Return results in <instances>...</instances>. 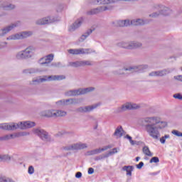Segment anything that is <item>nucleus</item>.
Here are the masks:
<instances>
[{
	"label": "nucleus",
	"instance_id": "nucleus-4",
	"mask_svg": "<svg viewBox=\"0 0 182 182\" xmlns=\"http://www.w3.org/2000/svg\"><path fill=\"white\" fill-rule=\"evenodd\" d=\"M149 68L147 65H141L134 67H128L127 68L119 69L118 70H114L113 72L114 75H124V72H128V73H134V72H143Z\"/></svg>",
	"mask_w": 182,
	"mask_h": 182
},
{
	"label": "nucleus",
	"instance_id": "nucleus-62",
	"mask_svg": "<svg viewBox=\"0 0 182 182\" xmlns=\"http://www.w3.org/2000/svg\"><path fill=\"white\" fill-rule=\"evenodd\" d=\"M58 134H65V132H59Z\"/></svg>",
	"mask_w": 182,
	"mask_h": 182
},
{
	"label": "nucleus",
	"instance_id": "nucleus-57",
	"mask_svg": "<svg viewBox=\"0 0 182 182\" xmlns=\"http://www.w3.org/2000/svg\"><path fill=\"white\" fill-rule=\"evenodd\" d=\"M95 173V169L93 168H88V174H93Z\"/></svg>",
	"mask_w": 182,
	"mask_h": 182
},
{
	"label": "nucleus",
	"instance_id": "nucleus-13",
	"mask_svg": "<svg viewBox=\"0 0 182 182\" xmlns=\"http://www.w3.org/2000/svg\"><path fill=\"white\" fill-rule=\"evenodd\" d=\"M99 106H100V103L85 107H80L75 109V112L76 113H89L90 112L95 110V109H97V107H99Z\"/></svg>",
	"mask_w": 182,
	"mask_h": 182
},
{
	"label": "nucleus",
	"instance_id": "nucleus-63",
	"mask_svg": "<svg viewBox=\"0 0 182 182\" xmlns=\"http://www.w3.org/2000/svg\"><path fill=\"white\" fill-rule=\"evenodd\" d=\"M165 11H169V10H168V8L165 7Z\"/></svg>",
	"mask_w": 182,
	"mask_h": 182
},
{
	"label": "nucleus",
	"instance_id": "nucleus-8",
	"mask_svg": "<svg viewBox=\"0 0 182 182\" xmlns=\"http://www.w3.org/2000/svg\"><path fill=\"white\" fill-rule=\"evenodd\" d=\"M21 25H22L21 21H17L14 23H11L9 26H6V27L0 29V36H5V35L9 33L11 31L15 29V28H18V26H21Z\"/></svg>",
	"mask_w": 182,
	"mask_h": 182
},
{
	"label": "nucleus",
	"instance_id": "nucleus-37",
	"mask_svg": "<svg viewBox=\"0 0 182 182\" xmlns=\"http://www.w3.org/2000/svg\"><path fill=\"white\" fill-rule=\"evenodd\" d=\"M0 182H15V181L12 179V178L2 176V177H0Z\"/></svg>",
	"mask_w": 182,
	"mask_h": 182
},
{
	"label": "nucleus",
	"instance_id": "nucleus-6",
	"mask_svg": "<svg viewBox=\"0 0 182 182\" xmlns=\"http://www.w3.org/2000/svg\"><path fill=\"white\" fill-rule=\"evenodd\" d=\"M137 109H140V105L134 104L133 102H127L121 107H117L114 110V113H123V112L127 110H137Z\"/></svg>",
	"mask_w": 182,
	"mask_h": 182
},
{
	"label": "nucleus",
	"instance_id": "nucleus-64",
	"mask_svg": "<svg viewBox=\"0 0 182 182\" xmlns=\"http://www.w3.org/2000/svg\"><path fill=\"white\" fill-rule=\"evenodd\" d=\"M43 62H45V60H43Z\"/></svg>",
	"mask_w": 182,
	"mask_h": 182
},
{
	"label": "nucleus",
	"instance_id": "nucleus-44",
	"mask_svg": "<svg viewBox=\"0 0 182 182\" xmlns=\"http://www.w3.org/2000/svg\"><path fill=\"white\" fill-rule=\"evenodd\" d=\"M171 133L172 134H174V136H176L177 137H182V132L178 130L173 129L171 131Z\"/></svg>",
	"mask_w": 182,
	"mask_h": 182
},
{
	"label": "nucleus",
	"instance_id": "nucleus-42",
	"mask_svg": "<svg viewBox=\"0 0 182 182\" xmlns=\"http://www.w3.org/2000/svg\"><path fill=\"white\" fill-rule=\"evenodd\" d=\"M166 139H170V135L169 134H166L164 136L160 138V143L161 144H164L166 143Z\"/></svg>",
	"mask_w": 182,
	"mask_h": 182
},
{
	"label": "nucleus",
	"instance_id": "nucleus-55",
	"mask_svg": "<svg viewBox=\"0 0 182 182\" xmlns=\"http://www.w3.org/2000/svg\"><path fill=\"white\" fill-rule=\"evenodd\" d=\"M144 166V163L143 162H140L139 164L136 165V168L140 170V168H141V167H143Z\"/></svg>",
	"mask_w": 182,
	"mask_h": 182
},
{
	"label": "nucleus",
	"instance_id": "nucleus-49",
	"mask_svg": "<svg viewBox=\"0 0 182 182\" xmlns=\"http://www.w3.org/2000/svg\"><path fill=\"white\" fill-rule=\"evenodd\" d=\"M30 70V75H32L33 73H38L39 72V69L38 68H29Z\"/></svg>",
	"mask_w": 182,
	"mask_h": 182
},
{
	"label": "nucleus",
	"instance_id": "nucleus-18",
	"mask_svg": "<svg viewBox=\"0 0 182 182\" xmlns=\"http://www.w3.org/2000/svg\"><path fill=\"white\" fill-rule=\"evenodd\" d=\"M82 23H83V18H78L73 25L70 26L69 31L70 32L76 31V29H78V28L82 26Z\"/></svg>",
	"mask_w": 182,
	"mask_h": 182
},
{
	"label": "nucleus",
	"instance_id": "nucleus-45",
	"mask_svg": "<svg viewBox=\"0 0 182 182\" xmlns=\"http://www.w3.org/2000/svg\"><path fill=\"white\" fill-rule=\"evenodd\" d=\"M160 162V159H159V157L157 156H154L152 157L149 163H159Z\"/></svg>",
	"mask_w": 182,
	"mask_h": 182
},
{
	"label": "nucleus",
	"instance_id": "nucleus-39",
	"mask_svg": "<svg viewBox=\"0 0 182 182\" xmlns=\"http://www.w3.org/2000/svg\"><path fill=\"white\" fill-rule=\"evenodd\" d=\"M93 62L90 60H81V66H92Z\"/></svg>",
	"mask_w": 182,
	"mask_h": 182
},
{
	"label": "nucleus",
	"instance_id": "nucleus-53",
	"mask_svg": "<svg viewBox=\"0 0 182 182\" xmlns=\"http://www.w3.org/2000/svg\"><path fill=\"white\" fill-rule=\"evenodd\" d=\"M109 149H112V145H108V146H104L103 148H100L101 153L102 151H106V150H109Z\"/></svg>",
	"mask_w": 182,
	"mask_h": 182
},
{
	"label": "nucleus",
	"instance_id": "nucleus-3",
	"mask_svg": "<svg viewBox=\"0 0 182 182\" xmlns=\"http://www.w3.org/2000/svg\"><path fill=\"white\" fill-rule=\"evenodd\" d=\"M35 50L36 48L33 46H28L26 49L18 52L16 54L17 60H25V59H31L35 56Z\"/></svg>",
	"mask_w": 182,
	"mask_h": 182
},
{
	"label": "nucleus",
	"instance_id": "nucleus-61",
	"mask_svg": "<svg viewBox=\"0 0 182 182\" xmlns=\"http://www.w3.org/2000/svg\"><path fill=\"white\" fill-rule=\"evenodd\" d=\"M157 173H151V176H156Z\"/></svg>",
	"mask_w": 182,
	"mask_h": 182
},
{
	"label": "nucleus",
	"instance_id": "nucleus-9",
	"mask_svg": "<svg viewBox=\"0 0 182 182\" xmlns=\"http://www.w3.org/2000/svg\"><path fill=\"white\" fill-rule=\"evenodd\" d=\"M33 133H34V134H36V136H38V137L43 139V141H52V139H50L49 134H48L46 131L42 129H40V128L34 129H33Z\"/></svg>",
	"mask_w": 182,
	"mask_h": 182
},
{
	"label": "nucleus",
	"instance_id": "nucleus-38",
	"mask_svg": "<svg viewBox=\"0 0 182 182\" xmlns=\"http://www.w3.org/2000/svg\"><path fill=\"white\" fill-rule=\"evenodd\" d=\"M29 132H18L14 134V137H23L25 136H29Z\"/></svg>",
	"mask_w": 182,
	"mask_h": 182
},
{
	"label": "nucleus",
	"instance_id": "nucleus-58",
	"mask_svg": "<svg viewBox=\"0 0 182 182\" xmlns=\"http://www.w3.org/2000/svg\"><path fill=\"white\" fill-rule=\"evenodd\" d=\"M75 177H76V178H80L82 177V173H81V172H77V173H75Z\"/></svg>",
	"mask_w": 182,
	"mask_h": 182
},
{
	"label": "nucleus",
	"instance_id": "nucleus-33",
	"mask_svg": "<svg viewBox=\"0 0 182 182\" xmlns=\"http://www.w3.org/2000/svg\"><path fill=\"white\" fill-rule=\"evenodd\" d=\"M142 151L145 156H148L149 157H151V156H153V154L150 151V149H149V146H147L143 147Z\"/></svg>",
	"mask_w": 182,
	"mask_h": 182
},
{
	"label": "nucleus",
	"instance_id": "nucleus-43",
	"mask_svg": "<svg viewBox=\"0 0 182 182\" xmlns=\"http://www.w3.org/2000/svg\"><path fill=\"white\" fill-rule=\"evenodd\" d=\"M161 14H163L164 15V13L163 11H158V12H154L151 14H149L150 18H157V16H159Z\"/></svg>",
	"mask_w": 182,
	"mask_h": 182
},
{
	"label": "nucleus",
	"instance_id": "nucleus-36",
	"mask_svg": "<svg viewBox=\"0 0 182 182\" xmlns=\"http://www.w3.org/2000/svg\"><path fill=\"white\" fill-rule=\"evenodd\" d=\"M109 155L107 154H102L94 158L95 161H99L100 160H105V159H107Z\"/></svg>",
	"mask_w": 182,
	"mask_h": 182
},
{
	"label": "nucleus",
	"instance_id": "nucleus-11",
	"mask_svg": "<svg viewBox=\"0 0 182 182\" xmlns=\"http://www.w3.org/2000/svg\"><path fill=\"white\" fill-rule=\"evenodd\" d=\"M83 149H87V144L77 142L65 146L64 148V150H67L68 151H69L70 150H83Z\"/></svg>",
	"mask_w": 182,
	"mask_h": 182
},
{
	"label": "nucleus",
	"instance_id": "nucleus-23",
	"mask_svg": "<svg viewBox=\"0 0 182 182\" xmlns=\"http://www.w3.org/2000/svg\"><path fill=\"white\" fill-rule=\"evenodd\" d=\"M12 160V156L9 154H0V162L1 163H9Z\"/></svg>",
	"mask_w": 182,
	"mask_h": 182
},
{
	"label": "nucleus",
	"instance_id": "nucleus-12",
	"mask_svg": "<svg viewBox=\"0 0 182 182\" xmlns=\"http://www.w3.org/2000/svg\"><path fill=\"white\" fill-rule=\"evenodd\" d=\"M59 19L58 18L48 16L42 18H39L36 21V25H48L49 23H53V22H58Z\"/></svg>",
	"mask_w": 182,
	"mask_h": 182
},
{
	"label": "nucleus",
	"instance_id": "nucleus-17",
	"mask_svg": "<svg viewBox=\"0 0 182 182\" xmlns=\"http://www.w3.org/2000/svg\"><path fill=\"white\" fill-rule=\"evenodd\" d=\"M54 56L55 55L53 54H49L45 57L41 58L39 60L40 65H46V66H49V63H50L52 60H53Z\"/></svg>",
	"mask_w": 182,
	"mask_h": 182
},
{
	"label": "nucleus",
	"instance_id": "nucleus-22",
	"mask_svg": "<svg viewBox=\"0 0 182 182\" xmlns=\"http://www.w3.org/2000/svg\"><path fill=\"white\" fill-rule=\"evenodd\" d=\"M123 133H124V130H123V127L122 126H119L116 128L113 136H114L117 139H120V137L123 136Z\"/></svg>",
	"mask_w": 182,
	"mask_h": 182
},
{
	"label": "nucleus",
	"instance_id": "nucleus-59",
	"mask_svg": "<svg viewBox=\"0 0 182 182\" xmlns=\"http://www.w3.org/2000/svg\"><path fill=\"white\" fill-rule=\"evenodd\" d=\"M23 73H24V75L30 74V70H29V68L23 70Z\"/></svg>",
	"mask_w": 182,
	"mask_h": 182
},
{
	"label": "nucleus",
	"instance_id": "nucleus-46",
	"mask_svg": "<svg viewBox=\"0 0 182 182\" xmlns=\"http://www.w3.org/2000/svg\"><path fill=\"white\" fill-rule=\"evenodd\" d=\"M116 153H118L117 148H114L112 151H109L107 154L108 157H110V156H113V154H116Z\"/></svg>",
	"mask_w": 182,
	"mask_h": 182
},
{
	"label": "nucleus",
	"instance_id": "nucleus-2",
	"mask_svg": "<svg viewBox=\"0 0 182 182\" xmlns=\"http://www.w3.org/2000/svg\"><path fill=\"white\" fill-rule=\"evenodd\" d=\"M36 124L34 122L31 121H24L16 122H10V123H1L0 124L1 130H8V131H14L18 130H26V129H31L32 127H35Z\"/></svg>",
	"mask_w": 182,
	"mask_h": 182
},
{
	"label": "nucleus",
	"instance_id": "nucleus-34",
	"mask_svg": "<svg viewBox=\"0 0 182 182\" xmlns=\"http://www.w3.org/2000/svg\"><path fill=\"white\" fill-rule=\"evenodd\" d=\"M68 66L72 68H80L82 66V61L70 62Z\"/></svg>",
	"mask_w": 182,
	"mask_h": 182
},
{
	"label": "nucleus",
	"instance_id": "nucleus-24",
	"mask_svg": "<svg viewBox=\"0 0 182 182\" xmlns=\"http://www.w3.org/2000/svg\"><path fill=\"white\" fill-rule=\"evenodd\" d=\"M174 70V68H166L161 70H158L159 77H162L163 76H166L169 73H171Z\"/></svg>",
	"mask_w": 182,
	"mask_h": 182
},
{
	"label": "nucleus",
	"instance_id": "nucleus-32",
	"mask_svg": "<svg viewBox=\"0 0 182 182\" xmlns=\"http://www.w3.org/2000/svg\"><path fill=\"white\" fill-rule=\"evenodd\" d=\"M68 112L62 109H55V117H63L66 116Z\"/></svg>",
	"mask_w": 182,
	"mask_h": 182
},
{
	"label": "nucleus",
	"instance_id": "nucleus-1",
	"mask_svg": "<svg viewBox=\"0 0 182 182\" xmlns=\"http://www.w3.org/2000/svg\"><path fill=\"white\" fill-rule=\"evenodd\" d=\"M139 124L144 128L147 134L154 140H159L160 132L167 127V123L159 116L146 117L139 121Z\"/></svg>",
	"mask_w": 182,
	"mask_h": 182
},
{
	"label": "nucleus",
	"instance_id": "nucleus-21",
	"mask_svg": "<svg viewBox=\"0 0 182 182\" xmlns=\"http://www.w3.org/2000/svg\"><path fill=\"white\" fill-rule=\"evenodd\" d=\"M41 116L44 117H55V109H46L41 112Z\"/></svg>",
	"mask_w": 182,
	"mask_h": 182
},
{
	"label": "nucleus",
	"instance_id": "nucleus-48",
	"mask_svg": "<svg viewBox=\"0 0 182 182\" xmlns=\"http://www.w3.org/2000/svg\"><path fill=\"white\" fill-rule=\"evenodd\" d=\"M149 76L151 77H159V70L157 71H152L149 74Z\"/></svg>",
	"mask_w": 182,
	"mask_h": 182
},
{
	"label": "nucleus",
	"instance_id": "nucleus-14",
	"mask_svg": "<svg viewBox=\"0 0 182 182\" xmlns=\"http://www.w3.org/2000/svg\"><path fill=\"white\" fill-rule=\"evenodd\" d=\"M110 9H113L112 6H100L96 9H93L87 12V15H96V14H100V12H105V11H110Z\"/></svg>",
	"mask_w": 182,
	"mask_h": 182
},
{
	"label": "nucleus",
	"instance_id": "nucleus-54",
	"mask_svg": "<svg viewBox=\"0 0 182 182\" xmlns=\"http://www.w3.org/2000/svg\"><path fill=\"white\" fill-rule=\"evenodd\" d=\"M7 45L8 43L6 42H0V49H4V48H6Z\"/></svg>",
	"mask_w": 182,
	"mask_h": 182
},
{
	"label": "nucleus",
	"instance_id": "nucleus-20",
	"mask_svg": "<svg viewBox=\"0 0 182 182\" xmlns=\"http://www.w3.org/2000/svg\"><path fill=\"white\" fill-rule=\"evenodd\" d=\"M113 23L115 24V26H119V27H124V26H130V20L129 19H126V20H118Z\"/></svg>",
	"mask_w": 182,
	"mask_h": 182
},
{
	"label": "nucleus",
	"instance_id": "nucleus-51",
	"mask_svg": "<svg viewBox=\"0 0 182 182\" xmlns=\"http://www.w3.org/2000/svg\"><path fill=\"white\" fill-rule=\"evenodd\" d=\"M61 65H62V63H60V62L53 63L51 64V66H53V68H60Z\"/></svg>",
	"mask_w": 182,
	"mask_h": 182
},
{
	"label": "nucleus",
	"instance_id": "nucleus-7",
	"mask_svg": "<svg viewBox=\"0 0 182 182\" xmlns=\"http://www.w3.org/2000/svg\"><path fill=\"white\" fill-rule=\"evenodd\" d=\"M33 35V31H23L17 33L16 34H12L6 38V41H18L21 39H26Z\"/></svg>",
	"mask_w": 182,
	"mask_h": 182
},
{
	"label": "nucleus",
	"instance_id": "nucleus-10",
	"mask_svg": "<svg viewBox=\"0 0 182 182\" xmlns=\"http://www.w3.org/2000/svg\"><path fill=\"white\" fill-rule=\"evenodd\" d=\"M68 52L70 55H89L95 53V50L92 48H74L68 50Z\"/></svg>",
	"mask_w": 182,
	"mask_h": 182
},
{
	"label": "nucleus",
	"instance_id": "nucleus-16",
	"mask_svg": "<svg viewBox=\"0 0 182 182\" xmlns=\"http://www.w3.org/2000/svg\"><path fill=\"white\" fill-rule=\"evenodd\" d=\"M44 82H53L56 80H63L66 79L65 75H43Z\"/></svg>",
	"mask_w": 182,
	"mask_h": 182
},
{
	"label": "nucleus",
	"instance_id": "nucleus-60",
	"mask_svg": "<svg viewBox=\"0 0 182 182\" xmlns=\"http://www.w3.org/2000/svg\"><path fill=\"white\" fill-rule=\"evenodd\" d=\"M139 160H140V157H139V156H137V157L136 158V161H139Z\"/></svg>",
	"mask_w": 182,
	"mask_h": 182
},
{
	"label": "nucleus",
	"instance_id": "nucleus-56",
	"mask_svg": "<svg viewBox=\"0 0 182 182\" xmlns=\"http://www.w3.org/2000/svg\"><path fill=\"white\" fill-rule=\"evenodd\" d=\"M174 79L176 80H180V82H182V75H176L174 77Z\"/></svg>",
	"mask_w": 182,
	"mask_h": 182
},
{
	"label": "nucleus",
	"instance_id": "nucleus-25",
	"mask_svg": "<svg viewBox=\"0 0 182 182\" xmlns=\"http://www.w3.org/2000/svg\"><path fill=\"white\" fill-rule=\"evenodd\" d=\"M65 106H70V105H78L79 100L76 98H70L65 100Z\"/></svg>",
	"mask_w": 182,
	"mask_h": 182
},
{
	"label": "nucleus",
	"instance_id": "nucleus-27",
	"mask_svg": "<svg viewBox=\"0 0 182 182\" xmlns=\"http://www.w3.org/2000/svg\"><path fill=\"white\" fill-rule=\"evenodd\" d=\"M119 48H123L124 49L131 50V41H122L118 43Z\"/></svg>",
	"mask_w": 182,
	"mask_h": 182
},
{
	"label": "nucleus",
	"instance_id": "nucleus-5",
	"mask_svg": "<svg viewBox=\"0 0 182 182\" xmlns=\"http://www.w3.org/2000/svg\"><path fill=\"white\" fill-rule=\"evenodd\" d=\"M95 90V87H90L87 88H80L77 90H70L66 91L64 95L68 97H70L73 96H79L80 95H86L87 93H90V92H93Z\"/></svg>",
	"mask_w": 182,
	"mask_h": 182
},
{
	"label": "nucleus",
	"instance_id": "nucleus-40",
	"mask_svg": "<svg viewBox=\"0 0 182 182\" xmlns=\"http://www.w3.org/2000/svg\"><path fill=\"white\" fill-rule=\"evenodd\" d=\"M15 8H16V6L12 4H8V5L4 6V9L6 11H12V9H15Z\"/></svg>",
	"mask_w": 182,
	"mask_h": 182
},
{
	"label": "nucleus",
	"instance_id": "nucleus-28",
	"mask_svg": "<svg viewBox=\"0 0 182 182\" xmlns=\"http://www.w3.org/2000/svg\"><path fill=\"white\" fill-rule=\"evenodd\" d=\"M93 32V30L90 29L88 31H87L85 32V34H82L81 36V37L79 38V42H83V41H86V39L87 38V37L90 36V35H91V33Z\"/></svg>",
	"mask_w": 182,
	"mask_h": 182
},
{
	"label": "nucleus",
	"instance_id": "nucleus-30",
	"mask_svg": "<svg viewBox=\"0 0 182 182\" xmlns=\"http://www.w3.org/2000/svg\"><path fill=\"white\" fill-rule=\"evenodd\" d=\"M100 153H102V151L100 148H98L87 151V156H95L96 154H100Z\"/></svg>",
	"mask_w": 182,
	"mask_h": 182
},
{
	"label": "nucleus",
	"instance_id": "nucleus-31",
	"mask_svg": "<svg viewBox=\"0 0 182 182\" xmlns=\"http://www.w3.org/2000/svg\"><path fill=\"white\" fill-rule=\"evenodd\" d=\"M134 167L132 166H125L122 168L123 171H127V176H132V171H133Z\"/></svg>",
	"mask_w": 182,
	"mask_h": 182
},
{
	"label": "nucleus",
	"instance_id": "nucleus-41",
	"mask_svg": "<svg viewBox=\"0 0 182 182\" xmlns=\"http://www.w3.org/2000/svg\"><path fill=\"white\" fill-rule=\"evenodd\" d=\"M57 107H62V106H65V100H60L55 102Z\"/></svg>",
	"mask_w": 182,
	"mask_h": 182
},
{
	"label": "nucleus",
	"instance_id": "nucleus-26",
	"mask_svg": "<svg viewBox=\"0 0 182 182\" xmlns=\"http://www.w3.org/2000/svg\"><path fill=\"white\" fill-rule=\"evenodd\" d=\"M45 82L44 77H39L38 78H34L30 82V85H40V83Z\"/></svg>",
	"mask_w": 182,
	"mask_h": 182
},
{
	"label": "nucleus",
	"instance_id": "nucleus-15",
	"mask_svg": "<svg viewBox=\"0 0 182 182\" xmlns=\"http://www.w3.org/2000/svg\"><path fill=\"white\" fill-rule=\"evenodd\" d=\"M119 1H135V0H92L91 4L92 5H106V4H114L116 2H119Z\"/></svg>",
	"mask_w": 182,
	"mask_h": 182
},
{
	"label": "nucleus",
	"instance_id": "nucleus-47",
	"mask_svg": "<svg viewBox=\"0 0 182 182\" xmlns=\"http://www.w3.org/2000/svg\"><path fill=\"white\" fill-rule=\"evenodd\" d=\"M125 138L129 140V143L132 144V146H134V144H136V142L132 139V136H130V135H126Z\"/></svg>",
	"mask_w": 182,
	"mask_h": 182
},
{
	"label": "nucleus",
	"instance_id": "nucleus-35",
	"mask_svg": "<svg viewBox=\"0 0 182 182\" xmlns=\"http://www.w3.org/2000/svg\"><path fill=\"white\" fill-rule=\"evenodd\" d=\"M15 135L14 134H7L4 136L0 137V141H6V140H11V139H15Z\"/></svg>",
	"mask_w": 182,
	"mask_h": 182
},
{
	"label": "nucleus",
	"instance_id": "nucleus-52",
	"mask_svg": "<svg viewBox=\"0 0 182 182\" xmlns=\"http://www.w3.org/2000/svg\"><path fill=\"white\" fill-rule=\"evenodd\" d=\"M174 99H178V100H182V95L180 93L173 95Z\"/></svg>",
	"mask_w": 182,
	"mask_h": 182
},
{
	"label": "nucleus",
	"instance_id": "nucleus-19",
	"mask_svg": "<svg viewBox=\"0 0 182 182\" xmlns=\"http://www.w3.org/2000/svg\"><path fill=\"white\" fill-rule=\"evenodd\" d=\"M146 23H149V21H147V20H143L141 18H134L130 21V25H134V26L146 25Z\"/></svg>",
	"mask_w": 182,
	"mask_h": 182
},
{
	"label": "nucleus",
	"instance_id": "nucleus-50",
	"mask_svg": "<svg viewBox=\"0 0 182 182\" xmlns=\"http://www.w3.org/2000/svg\"><path fill=\"white\" fill-rule=\"evenodd\" d=\"M28 174H33V173H35V168H33V166H31L28 167Z\"/></svg>",
	"mask_w": 182,
	"mask_h": 182
},
{
	"label": "nucleus",
	"instance_id": "nucleus-29",
	"mask_svg": "<svg viewBox=\"0 0 182 182\" xmlns=\"http://www.w3.org/2000/svg\"><path fill=\"white\" fill-rule=\"evenodd\" d=\"M143 46V43L139 41H131V50L139 49Z\"/></svg>",
	"mask_w": 182,
	"mask_h": 182
}]
</instances>
